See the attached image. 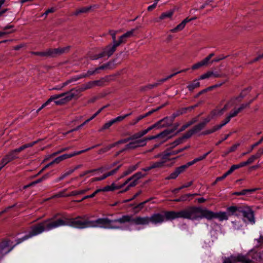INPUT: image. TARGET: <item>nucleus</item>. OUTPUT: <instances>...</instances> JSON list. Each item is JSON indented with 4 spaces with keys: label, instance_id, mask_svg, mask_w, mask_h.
I'll use <instances>...</instances> for the list:
<instances>
[{
    "label": "nucleus",
    "instance_id": "1",
    "mask_svg": "<svg viewBox=\"0 0 263 263\" xmlns=\"http://www.w3.org/2000/svg\"><path fill=\"white\" fill-rule=\"evenodd\" d=\"M163 213L164 214L155 213L150 217H141L140 219L141 225H148L150 222L157 224L161 223L165 220H171L176 218L194 220L202 218L210 219L213 217H217L221 219L222 216V215L214 214L207 209L195 206H188L177 212L164 211Z\"/></svg>",
    "mask_w": 263,
    "mask_h": 263
},
{
    "label": "nucleus",
    "instance_id": "2",
    "mask_svg": "<svg viewBox=\"0 0 263 263\" xmlns=\"http://www.w3.org/2000/svg\"><path fill=\"white\" fill-rule=\"evenodd\" d=\"M68 226L78 229H84L90 227V220L85 219L84 217L78 216L76 218H68L62 216L60 213H57L51 218L39 223L32 226L31 231L28 235L22 238L16 240V245L44 231H48L60 227Z\"/></svg>",
    "mask_w": 263,
    "mask_h": 263
},
{
    "label": "nucleus",
    "instance_id": "3",
    "mask_svg": "<svg viewBox=\"0 0 263 263\" xmlns=\"http://www.w3.org/2000/svg\"><path fill=\"white\" fill-rule=\"evenodd\" d=\"M41 140V139H39L36 141L32 142L31 143L23 145L17 148H15L13 150L10 151L0 161V171L9 163L12 162V161L15 159H18L19 157L18 156V154L21 152H22V151L24 150L27 148L33 146V145H34L35 144L37 143L39 141Z\"/></svg>",
    "mask_w": 263,
    "mask_h": 263
},
{
    "label": "nucleus",
    "instance_id": "4",
    "mask_svg": "<svg viewBox=\"0 0 263 263\" xmlns=\"http://www.w3.org/2000/svg\"><path fill=\"white\" fill-rule=\"evenodd\" d=\"M90 227H100L110 229H120V227L114 224V220L108 218H100L96 220H90Z\"/></svg>",
    "mask_w": 263,
    "mask_h": 263
},
{
    "label": "nucleus",
    "instance_id": "5",
    "mask_svg": "<svg viewBox=\"0 0 263 263\" xmlns=\"http://www.w3.org/2000/svg\"><path fill=\"white\" fill-rule=\"evenodd\" d=\"M242 206H231L227 208V211L228 214L227 212H213L211 211L212 213L218 214V215H222V218L219 219L217 217H213L210 219H208L209 220H212V219L216 218L218 219L219 221H223L224 220H228L229 216L230 215H233L236 213V215H238L240 214V211L241 210Z\"/></svg>",
    "mask_w": 263,
    "mask_h": 263
},
{
    "label": "nucleus",
    "instance_id": "6",
    "mask_svg": "<svg viewBox=\"0 0 263 263\" xmlns=\"http://www.w3.org/2000/svg\"><path fill=\"white\" fill-rule=\"evenodd\" d=\"M141 216H136L133 217L132 215H125L121 217L114 220V223L119 222L120 223H125L126 222H132L135 225H141Z\"/></svg>",
    "mask_w": 263,
    "mask_h": 263
},
{
    "label": "nucleus",
    "instance_id": "7",
    "mask_svg": "<svg viewBox=\"0 0 263 263\" xmlns=\"http://www.w3.org/2000/svg\"><path fill=\"white\" fill-rule=\"evenodd\" d=\"M99 145H100L99 144L96 145L92 146V147H89L88 148H86V149H85L84 150L76 152L69 154H65L62 155H61V156L56 158L55 159H54L51 162L52 163V165L53 164H58L60 162H61L62 161H63V160H64L65 159L71 158V157H73L74 156H76V155H80V154H82V153H83L84 152H87V151H89V150H90V149H91L92 148H94L98 146Z\"/></svg>",
    "mask_w": 263,
    "mask_h": 263
},
{
    "label": "nucleus",
    "instance_id": "8",
    "mask_svg": "<svg viewBox=\"0 0 263 263\" xmlns=\"http://www.w3.org/2000/svg\"><path fill=\"white\" fill-rule=\"evenodd\" d=\"M240 214H241L243 216L245 221H248L251 224L255 223V217L254 212L248 206H242Z\"/></svg>",
    "mask_w": 263,
    "mask_h": 263
},
{
    "label": "nucleus",
    "instance_id": "9",
    "mask_svg": "<svg viewBox=\"0 0 263 263\" xmlns=\"http://www.w3.org/2000/svg\"><path fill=\"white\" fill-rule=\"evenodd\" d=\"M12 242L9 239H4L0 243V257L10 252L15 245L11 247Z\"/></svg>",
    "mask_w": 263,
    "mask_h": 263
},
{
    "label": "nucleus",
    "instance_id": "10",
    "mask_svg": "<svg viewBox=\"0 0 263 263\" xmlns=\"http://www.w3.org/2000/svg\"><path fill=\"white\" fill-rule=\"evenodd\" d=\"M70 48V46L57 48H49V57L55 58L63 54L67 53L69 52Z\"/></svg>",
    "mask_w": 263,
    "mask_h": 263
},
{
    "label": "nucleus",
    "instance_id": "11",
    "mask_svg": "<svg viewBox=\"0 0 263 263\" xmlns=\"http://www.w3.org/2000/svg\"><path fill=\"white\" fill-rule=\"evenodd\" d=\"M83 90H81V86L78 88L71 89L70 91L62 93L59 95H56L57 98L59 97H62L66 96L67 98L69 101H70L73 98H79L80 96V93L83 92Z\"/></svg>",
    "mask_w": 263,
    "mask_h": 263
},
{
    "label": "nucleus",
    "instance_id": "12",
    "mask_svg": "<svg viewBox=\"0 0 263 263\" xmlns=\"http://www.w3.org/2000/svg\"><path fill=\"white\" fill-rule=\"evenodd\" d=\"M145 175L142 174L141 172H137L136 174H135L134 175H133L131 177L132 179L133 180L132 181H131L128 186L126 187L125 189H124L123 191H121L119 192V193H123L128 190H129V189L131 187H134L136 186L138 183V180L139 179L144 177Z\"/></svg>",
    "mask_w": 263,
    "mask_h": 263
},
{
    "label": "nucleus",
    "instance_id": "13",
    "mask_svg": "<svg viewBox=\"0 0 263 263\" xmlns=\"http://www.w3.org/2000/svg\"><path fill=\"white\" fill-rule=\"evenodd\" d=\"M118 46L116 44H109L102 49L101 51L103 58L107 57V58L111 57L116 50Z\"/></svg>",
    "mask_w": 263,
    "mask_h": 263
},
{
    "label": "nucleus",
    "instance_id": "14",
    "mask_svg": "<svg viewBox=\"0 0 263 263\" xmlns=\"http://www.w3.org/2000/svg\"><path fill=\"white\" fill-rule=\"evenodd\" d=\"M174 132V129H166L157 135L158 138H161L163 139L162 141V142L163 143L168 138L171 137L170 135Z\"/></svg>",
    "mask_w": 263,
    "mask_h": 263
},
{
    "label": "nucleus",
    "instance_id": "15",
    "mask_svg": "<svg viewBox=\"0 0 263 263\" xmlns=\"http://www.w3.org/2000/svg\"><path fill=\"white\" fill-rule=\"evenodd\" d=\"M235 258L236 263H252L253 262L247 255L238 254L237 256H235Z\"/></svg>",
    "mask_w": 263,
    "mask_h": 263
},
{
    "label": "nucleus",
    "instance_id": "16",
    "mask_svg": "<svg viewBox=\"0 0 263 263\" xmlns=\"http://www.w3.org/2000/svg\"><path fill=\"white\" fill-rule=\"evenodd\" d=\"M89 190V189L88 188V189H86L85 190H81L80 191H72L69 194L65 195H63L62 194V193L61 192L58 195H57V196L69 197V196H77V195H80V194H84L86 193Z\"/></svg>",
    "mask_w": 263,
    "mask_h": 263
},
{
    "label": "nucleus",
    "instance_id": "17",
    "mask_svg": "<svg viewBox=\"0 0 263 263\" xmlns=\"http://www.w3.org/2000/svg\"><path fill=\"white\" fill-rule=\"evenodd\" d=\"M109 79L108 76L101 78L98 80L94 81L95 86L103 87L107 85V83L109 82Z\"/></svg>",
    "mask_w": 263,
    "mask_h": 263
},
{
    "label": "nucleus",
    "instance_id": "18",
    "mask_svg": "<svg viewBox=\"0 0 263 263\" xmlns=\"http://www.w3.org/2000/svg\"><path fill=\"white\" fill-rule=\"evenodd\" d=\"M115 67L114 64L112 62L109 61L103 65L97 67V70L98 71V73H100V70H106V69H111Z\"/></svg>",
    "mask_w": 263,
    "mask_h": 263
},
{
    "label": "nucleus",
    "instance_id": "19",
    "mask_svg": "<svg viewBox=\"0 0 263 263\" xmlns=\"http://www.w3.org/2000/svg\"><path fill=\"white\" fill-rule=\"evenodd\" d=\"M161 84L159 80H158L157 82L154 84H149L147 85L142 86L140 87V90L141 91H146L150 89H153L155 87H157V86L160 85Z\"/></svg>",
    "mask_w": 263,
    "mask_h": 263
},
{
    "label": "nucleus",
    "instance_id": "20",
    "mask_svg": "<svg viewBox=\"0 0 263 263\" xmlns=\"http://www.w3.org/2000/svg\"><path fill=\"white\" fill-rule=\"evenodd\" d=\"M199 79H196L190 83V84L187 85V88L189 90L192 91L195 88H198L200 86V82H199Z\"/></svg>",
    "mask_w": 263,
    "mask_h": 263
},
{
    "label": "nucleus",
    "instance_id": "21",
    "mask_svg": "<svg viewBox=\"0 0 263 263\" xmlns=\"http://www.w3.org/2000/svg\"><path fill=\"white\" fill-rule=\"evenodd\" d=\"M52 101H54L56 105H63L69 101L67 98L66 96H64L62 97H59L57 99L53 100Z\"/></svg>",
    "mask_w": 263,
    "mask_h": 263
},
{
    "label": "nucleus",
    "instance_id": "22",
    "mask_svg": "<svg viewBox=\"0 0 263 263\" xmlns=\"http://www.w3.org/2000/svg\"><path fill=\"white\" fill-rule=\"evenodd\" d=\"M179 115H180L179 112L177 111L176 113H174L171 117H165L164 118H167V120H169V121L168 122H167L166 124H163L162 126H168L171 125L173 122L175 118ZM165 121H166V120Z\"/></svg>",
    "mask_w": 263,
    "mask_h": 263
},
{
    "label": "nucleus",
    "instance_id": "23",
    "mask_svg": "<svg viewBox=\"0 0 263 263\" xmlns=\"http://www.w3.org/2000/svg\"><path fill=\"white\" fill-rule=\"evenodd\" d=\"M95 87L94 81H89L81 86V90L85 91L87 89H91Z\"/></svg>",
    "mask_w": 263,
    "mask_h": 263
},
{
    "label": "nucleus",
    "instance_id": "24",
    "mask_svg": "<svg viewBox=\"0 0 263 263\" xmlns=\"http://www.w3.org/2000/svg\"><path fill=\"white\" fill-rule=\"evenodd\" d=\"M205 126L204 125V124L202 122L199 123V124L196 125L194 126L192 128V130L194 133V134L197 133L201 130H202Z\"/></svg>",
    "mask_w": 263,
    "mask_h": 263
},
{
    "label": "nucleus",
    "instance_id": "25",
    "mask_svg": "<svg viewBox=\"0 0 263 263\" xmlns=\"http://www.w3.org/2000/svg\"><path fill=\"white\" fill-rule=\"evenodd\" d=\"M208 64L206 63V62L203 60L201 61L200 62L193 65L192 67V69L193 70H196L199 69L202 66H207Z\"/></svg>",
    "mask_w": 263,
    "mask_h": 263
},
{
    "label": "nucleus",
    "instance_id": "26",
    "mask_svg": "<svg viewBox=\"0 0 263 263\" xmlns=\"http://www.w3.org/2000/svg\"><path fill=\"white\" fill-rule=\"evenodd\" d=\"M187 70V69H183L182 70H180V71H177L173 74H170V76H168V77H167L166 78H163V79H160L159 80L161 84H162L163 83H164V82L166 81L167 80H169L170 79L172 78V77H173L174 76H176L177 74L178 73H181L182 72H185L186 71V70Z\"/></svg>",
    "mask_w": 263,
    "mask_h": 263
},
{
    "label": "nucleus",
    "instance_id": "27",
    "mask_svg": "<svg viewBox=\"0 0 263 263\" xmlns=\"http://www.w3.org/2000/svg\"><path fill=\"white\" fill-rule=\"evenodd\" d=\"M137 169V166L136 165H133L129 166L128 169L125 171L124 172H123L122 175L121 176V178L124 177L126 176H127L128 175L132 173L133 172L135 171Z\"/></svg>",
    "mask_w": 263,
    "mask_h": 263
},
{
    "label": "nucleus",
    "instance_id": "28",
    "mask_svg": "<svg viewBox=\"0 0 263 263\" xmlns=\"http://www.w3.org/2000/svg\"><path fill=\"white\" fill-rule=\"evenodd\" d=\"M199 195L198 194H186L180 196L181 201H186L190 200V197Z\"/></svg>",
    "mask_w": 263,
    "mask_h": 263
},
{
    "label": "nucleus",
    "instance_id": "29",
    "mask_svg": "<svg viewBox=\"0 0 263 263\" xmlns=\"http://www.w3.org/2000/svg\"><path fill=\"white\" fill-rule=\"evenodd\" d=\"M189 166H190V165L189 164V163L187 162L186 164L184 165H182L180 166L176 167L175 170L177 171V173H178L180 175V174L184 172Z\"/></svg>",
    "mask_w": 263,
    "mask_h": 263
},
{
    "label": "nucleus",
    "instance_id": "30",
    "mask_svg": "<svg viewBox=\"0 0 263 263\" xmlns=\"http://www.w3.org/2000/svg\"><path fill=\"white\" fill-rule=\"evenodd\" d=\"M164 163L165 162L163 161L152 162L151 164V168H152L153 169L156 168H161L164 166Z\"/></svg>",
    "mask_w": 263,
    "mask_h": 263
},
{
    "label": "nucleus",
    "instance_id": "31",
    "mask_svg": "<svg viewBox=\"0 0 263 263\" xmlns=\"http://www.w3.org/2000/svg\"><path fill=\"white\" fill-rule=\"evenodd\" d=\"M31 53L33 55H38L41 57H49V49L44 52H34L32 51Z\"/></svg>",
    "mask_w": 263,
    "mask_h": 263
},
{
    "label": "nucleus",
    "instance_id": "32",
    "mask_svg": "<svg viewBox=\"0 0 263 263\" xmlns=\"http://www.w3.org/2000/svg\"><path fill=\"white\" fill-rule=\"evenodd\" d=\"M236 99L237 98L232 99L230 102L227 103L221 109L219 110L220 114V115L223 114V113L224 111L227 110L229 108H230L233 105V104H232V103H231V102L234 101V100Z\"/></svg>",
    "mask_w": 263,
    "mask_h": 263
},
{
    "label": "nucleus",
    "instance_id": "33",
    "mask_svg": "<svg viewBox=\"0 0 263 263\" xmlns=\"http://www.w3.org/2000/svg\"><path fill=\"white\" fill-rule=\"evenodd\" d=\"M133 141L129 142L125 146V149H134L138 148V145L137 144L136 140H133Z\"/></svg>",
    "mask_w": 263,
    "mask_h": 263
},
{
    "label": "nucleus",
    "instance_id": "34",
    "mask_svg": "<svg viewBox=\"0 0 263 263\" xmlns=\"http://www.w3.org/2000/svg\"><path fill=\"white\" fill-rule=\"evenodd\" d=\"M117 189H119V187H117V185H115L114 183H112L111 185H107L102 188V192H108L114 191Z\"/></svg>",
    "mask_w": 263,
    "mask_h": 263
},
{
    "label": "nucleus",
    "instance_id": "35",
    "mask_svg": "<svg viewBox=\"0 0 263 263\" xmlns=\"http://www.w3.org/2000/svg\"><path fill=\"white\" fill-rule=\"evenodd\" d=\"M98 71H97V68H96L93 70H91V69L88 70L86 73H83L82 74H83L84 78H85L89 77L91 76L95 75V74H98Z\"/></svg>",
    "mask_w": 263,
    "mask_h": 263
},
{
    "label": "nucleus",
    "instance_id": "36",
    "mask_svg": "<svg viewBox=\"0 0 263 263\" xmlns=\"http://www.w3.org/2000/svg\"><path fill=\"white\" fill-rule=\"evenodd\" d=\"M90 9V8L89 7H83L81 9L77 10L73 13V15H78L80 13H86L89 11V10Z\"/></svg>",
    "mask_w": 263,
    "mask_h": 263
},
{
    "label": "nucleus",
    "instance_id": "37",
    "mask_svg": "<svg viewBox=\"0 0 263 263\" xmlns=\"http://www.w3.org/2000/svg\"><path fill=\"white\" fill-rule=\"evenodd\" d=\"M73 173V170H69L68 171L65 172L62 175H61L57 179V181H60L62 180H63L65 177H67L68 176L71 175L72 173Z\"/></svg>",
    "mask_w": 263,
    "mask_h": 263
},
{
    "label": "nucleus",
    "instance_id": "38",
    "mask_svg": "<svg viewBox=\"0 0 263 263\" xmlns=\"http://www.w3.org/2000/svg\"><path fill=\"white\" fill-rule=\"evenodd\" d=\"M113 145L112 144H109L107 146L104 147V148H102L100 149H99L98 152V154H102L104 153H106L108 151H109L110 149H111L112 148H113Z\"/></svg>",
    "mask_w": 263,
    "mask_h": 263
},
{
    "label": "nucleus",
    "instance_id": "39",
    "mask_svg": "<svg viewBox=\"0 0 263 263\" xmlns=\"http://www.w3.org/2000/svg\"><path fill=\"white\" fill-rule=\"evenodd\" d=\"M122 165H119L117 168L112 170V171L107 173H105L104 174V177H105V178H106L107 177H109V176H112V175H114V174H115L118 171V170H119V168L121 167Z\"/></svg>",
    "mask_w": 263,
    "mask_h": 263
},
{
    "label": "nucleus",
    "instance_id": "40",
    "mask_svg": "<svg viewBox=\"0 0 263 263\" xmlns=\"http://www.w3.org/2000/svg\"><path fill=\"white\" fill-rule=\"evenodd\" d=\"M57 99V96L55 95H53L50 97V98L45 103H44L41 107H40V109L42 110L45 107L47 106L50 102H51L53 100Z\"/></svg>",
    "mask_w": 263,
    "mask_h": 263
},
{
    "label": "nucleus",
    "instance_id": "41",
    "mask_svg": "<svg viewBox=\"0 0 263 263\" xmlns=\"http://www.w3.org/2000/svg\"><path fill=\"white\" fill-rule=\"evenodd\" d=\"M184 27L185 26L183 24V23H181L179 24H178L176 27H175L173 29H172L170 30V31L171 32H177L182 30L184 28Z\"/></svg>",
    "mask_w": 263,
    "mask_h": 263
},
{
    "label": "nucleus",
    "instance_id": "42",
    "mask_svg": "<svg viewBox=\"0 0 263 263\" xmlns=\"http://www.w3.org/2000/svg\"><path fill=\"white\" fill-rule=\"evenodd\" d=\"M130 140V139H129V137L127 138H126V139H121L120 140H119L117 142H116L114 143H112V145H113V147H115L119 144H124V143H127V142H128Z\"/></svg>",
    "mask_w": 263,
    "mask_h": 263
},
{
    "label": "nucleus",
    "instance_id": "43",
    "mask_svg": "<svg viewBox=\"0 0 263 263\" xmlns=\"http://www.w3.org/2000/svg\"><path fill=\"white\" fill-rule=\"evenodd\" d=\"M179 175V173H177V171L175 169L173 172H172L168 176L165 178V179H175Z\"/></svg>",
    "mask_w": 263,
    "mask_h": 263
},
{
    "label": "nucleus",
    "instance_id": "44",
    "mask_svg": "<svg viewBox=\"0 0 263 263\" xmlns=\"http://www.w3.org/2000/svg\"><path fill=\"white\" fill-rule=\"evenodd\" d=\"M114 124V122L113 120H111L109 121L106 122L104 124L102 127L99 130V131H102L104 129H106L109 128L112 125Z\"/></svg>",
    "mask_w": 263,
    "mask_h": 263
},
{
    "label": "nucleus",
    "instance_id": "45",
    "mask_svg": "<svg viewBox=\"0 0 263 263\" xmlns=\"http://www.w3.org/2000/svg\"><path fill=\"white\" fill-rule=\"evenodd\" d=\"M193 134H194V133L191 129L188 130L184 134H183V136L181 137V138H182V140L187 139L191 138Z\"/></svg>",
    "mask_w": 263,
    "mask_h": 263
},
{
    "label": "nucleus",
    "instance_id": "46",
    "mask_svg": "<svg viewBox=\"0 0 263 263\" xmlns=\"http://www.w3.org/2000/svg\"><path fill=\"white\" fill-rule=\"evenodd\" d=\"M213 74V72L209 71L207 72L202 74L199 78V80H204L209 78Z\"/></svg>",
    "mask_w": 263,
    "mask_h": 263
},
{
    "label": "nucleus",
    "instance_id": "47",
    "mask_svg": "<svg viewBox=\"0 0 263 263\" xmlns=\"http://www.w3.org/2000/svg\"><path fill=\"white\" fill-rule=\"evenodd\" d=\"M263 141V136L260 138V139L257 141V142L254 143L253 144H252L251 147H250V148L249 149V151H248V153H251L252 150L257 146H258V145H259L260 144H261Z\"/></svg>",
    "mask_w": 263,
    "mask_h": 263
},
{
    "label": "nucleus",
    "instance_id": "48",
    "mask_svg": "<svg viewBox=\"0 0 263 263\" xmlns=\"http://www.w3.org/2000/svg\"><path fill=\"white\" fill-rule=\"evenodd\" d=\"M254 99L251 100L248 103L242 104L237 109L238 111L241 112L244 109L248 107L250 104L253 101Z\"/></svg>",
    "mask_w": 263,
    "mask_h": 263
},
{
    "label": "nucleus",
    "instance_id": "49",
    "mask_svg": "<svg viewBox=\"0 0 263 263\" xmlns=\"http://www.w3.org/2000/svg\"><path fill=\"white\" fill-rule=\"evenodd\" d=\"M136 141L138 147L144 146L146 144V139H145L144 138L143 139L136 140Z\"/></svg>",
    "mask_w": 263,
    "mask_h": 263
},
{
    "label": "nucleus",
    "instance_id": "50",
    "mask_svg": "<svg viewBox=\"0 0 263 263\" xmlns=\"http://www.w3.org/2000/svg\"><path fill=\"white\" fill-rule=\"evenodd\" d=\"M173 15V12L168 11L165 13H163L160 16V20H163L165 18H170Z\"/></svg>",
    "mask_w": 263,
    "mask_h": 263
},
{
    "label": "nucleus",
    "instance_id": "51",
    "mask_svg": "<svg viewBox=\"0 0 263 263\" xmlns=\"http://www.w3.org/2000/svg\"><path fill=\"white\" fill-rule=\"evenodd\" d=\"M142 136L140 132L135 133L129 137V139L130 140H138L139 138H141Z\"/></svg>",
    "mask_w": 263,
    "mask_h": 263
},
{
    "label": "nucleus",
    "instance_id": "52",
    "mask_svg": "<svg viewBox=\"0 0 263 263\" xmlns=\"http://www.w3.org/2000/svg\"><path fill=\"white\" fill-rule=\"evenodd\" d=\"M163 107V106H159V107H157L156 109H154L151 110V111H149L148 112H146L144 115H142L143 116V118H145V117H146L152 115L154 112L159 110V109L162 108Z\"/></svg>",
    "mask_w": 263,
    "mask_h": 263
},
{
    "label": "nucleus",
    "instance_id": "53",
    "mask_svg": "<svg viewBox=\"0 0 263 263\" xmlns=\"http://www.w3.org/2000/svg\"><path fill=\"white\" fill-rule=\"evenodd\" d=\"M109 33L112 37L113 44H116V43L118 42V41L116 40L117 31L114 30H109Z\"/></svg>",
    "mask_w": 263,
    "mask_h": 263
},
{
    "label": "nucleus",
    "instance_id": "54",
    "mask_svg": "<svg viewBox=\"0 0 263 263\" xmlns=\"http://www.w3.org/2000/svg\"><path fill=\"white\" fill-rule=\"evenodd\" d=\"M126 42V39L124 35L123 34L122 35H121L120 37L118 42L117 43H116V45L118 47L121 44H122L123 43H125Z\"/></svg>",
    "mask_w": 263,
    "mask_h": 263
},
{
    "label": "nucleus",
    "instance_id": "55",
    "mask_svg": "<svg viewBox=\"0 0 263 263\" xmlns=\"http://www.w3.org/2000/svg\"><path fill=\"white\" fill-rule=\"evenodd\" d=\"M223 263H236L235 256H231L230 257L226 258Z\"/></svg>",
    "mask_w": 263,
    "mask_h": 263
},
{
    "label": "nucleus",
    "instance_id": "56",
    "mask_svg": "<svg viewBox=\"0 0 263 263\" xmlns=\"http://www.w3.org/2000/svg\"><path fill=\"white\" fill-rule=\"evenodd\" d=\"M143 119V116L142 115H140L136 119L133 120L130 123V125H134L137 124L139 121Z\"/></svg>",
    "mask_w": 263,
    "mask_h": 263
},
{
    "label": "nucleus",
    "instance_id": "57",
    "mask_svg": "<svg viewBox=\"0 0 263 263\" xmlns=\"http://www.w3.org/2000/svg\"><path fill=\"white\" fill-rule=\"evenodd\" d=\"M167 119V118H163V119L159 120L158 122H157L155 124H154L152 125V128H156L157 127H163L162 126L163 124L161 125V124L162 123V122L163 121H165Z\"/></svg>",
    "mask_w": 263,
    "mask_h": 263
},
{
    "label": "nucleus",
    "instance_id": "58",
    "mask_svg": "<svg viewBox=\"0 0 263 263\" xmlns=\"http://www.w3.org/2000/svg\"><path fill=\"white\" fill-rule=\"evenodd\" d=\"M142 193V191L141 190H140L137 193H136L134 195H133V197L130 198V199H127V200H125L123 201V203H127V202H128L129 201H131L132 200H134V199H135L137 196H138L139 195H140Z\"/></svg>",
    "mask_w": 263,
    "mask_h": 263
},
{
    "label": "nucleus",
    "instance_id": "59",
    "mask_svg": "<svg viewBox=\"0 0 263 263\" xmlns=\"http://www.w3.org/2000/svg\"><path fill=\"white\" fill-rule=\"evenodd\" d=\"M236 167H235V165H233L232 166H231L230 168L224 174L226 175V177H227L228 176L231 174L235 170H237Z\"/></svg>",
    "mask_w": 263,
    "mask_h": 263
},
{
    "label": "nucleus",
    "instance_id": "60",
    "mask_svg": "<svg viewBox=\"0 0 263 263\" xmlns=\"http://www.w3.org/2000/svg\"><path fill=\"white\" fill-rule=\"evenodd\" d=\"M204 159L203 158V157L201 156H200L198 158H196L195 159H194L193 161H190V162H189V164L191 166L193 164H194L195 163H196V162H198V161H201L202 160H203Z\"/></svg>",
    "mask_w": 263,
    "mask_h": 263
},
{
    "label": "nucleus",
    "instance_id": "61",
    "mask_svg": "<svg viewBox=\"0 0 263 263\" xmlns=\"http://www.w3.org/2000/svg\"><path fill=\"white\" fill-rule=\"evenodd\" d=\"M103 58V55L102 54L101 52L97 54H95L90 57V60H96L100 58Z\"/></svg>",
    "mask_w": 263,
    "mask_h": 263
},
{
    "label": "nucleus",
    "instance_id": "62",
    "mask_svg": "<svg viewBox=\"0 0 263 263\" xmlns=\"http://www.w3.org/2000/svg\"><path fill=\"white\" fill-rule=\"evenodd\" d=\"M239 145V144H236L233 145L232 146H231L229 148V151L226 153V155H227L230 153L235 151L237 149V148Z\"/></svg>",
    "mask_w": 263,
    "mask_h": 263
},
{
    "label": "nucleus",
    "instance_id": "63",
    "mask_svg": "<svg viewBox=\"0 0 263 263\" xmlns=\"http://www.w3.org/2000/svg\"><path fill=\"white\" fill-rule=\"evenodd\" d=\"M209 115L213 119L215 116L221 115L220 114L219 110H213Z\"/></svg>",
    "mask_w": 263,
    "mask_h": 263
},
{
    "label": "nucleus",
    "instance_id": "64",
    "mask_svg": "<svg viewBox=\"0 0 263 263\" xmlns=\"http://www.w3.org/2000/svg\"><path fill=\"white\" fill-rule=\"evenodd\" d=\"M239 112H240L238 111V110L237 109L236 110H235L233 112H230L227 117L231 120V118L237 116Z\"/></svg>",
    "mask_w": 263,
    "mask_h": 263
}]
</instances>
